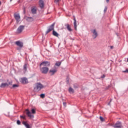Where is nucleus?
Returning a JSON list of instances; mask_svg holds the SVG:
<instances>
[{
	"instance_id": "f257e3e1",
	"label": "nucleus",
	"mask_w": 128,
	"mask_h": 128,
	"mask_svg": "<svg viewBox=\"0 0 128 128\" xmlns=\"http://www.w3.org/2000/svg\"><path fill=\"white\" fill-rule=\"evenodd\" d=\"M42 88H44V86L40 83H37L36 84V86L34 88V90L38 92H40Z\"/></svg>"
},
{
	"instance_id": "f03ea898",
	"label": "nucleus",
	"mask_w": 128,
	"mask_h": 128,
	"mask_svg": "<svg viewBox=\"0 0 128 128\" xmlns=\"http://www.w3.org/2000/svg\"><path fill=\"white\" fill-rule=\"evenodd\" d=\"M24 30V26L21 25L17 28L16 33L20 34L22 32V30Z\"/></svg>"
},
{
	"instance_id": "7ed1b4c3",
	"label": "nucleus",
	"mask_w": 128,
	"mask_h": 128,
	"mask_svg": "<svg viewBox=\"0 0 128 128\" xmlns=\"http://www.w3.org/2000/svg\"><path fill=\"white\" fill-rule=\"evenodd\" d=\"M54 23H53L52 25H50L48 30L46 31V34H48V32H52V30H54Z\"/></svg>"
},
{
	"instance_id": "20e7f679",
	"label": "nucleus",
	"mask_w": 128,
	"mask_h": 128,
	"mask_svg": "<svg viewBox=\"0 0 128 128\" xmlns=\"http://www.w3.org/2000/svg\"><path fill=\"white\" fill-rule=\"evenodd\" d=\"M14 18L16 20V22L17 24H18L20 22V14H14Z\"/></svg>"
},
{
	"instance_id": "39448f33",
	"label": "nucleus",
	"mask_w": 128,
	"mask_h": 128,
	"mask_svg": "<svg viewBox=\"0 0 128 128\" xmlns=\"http://www.w3.org/2000/svg\"><path fill=\"white\" fill-rule=\"evenodd\" d=\"M26 116H28L30 118H34V114H32V112H30V110H28V109H26Z\"/></svg>"
},
{
	"instance_id": "423d86ee",
	"label": "nucleus",
	"mask_w": 128,
	"mask_h": 128,
	"mask_svg": "<svg viewBox=\"0 0 128 128\" xmlns=\"http://www.w3.org/2000/svg\"><path fill=\"white\" fill-rule=\"evenodd\" d=\"M50 66V62L48 61L43 62L40 64V66Z\"/></svg>"
},
{
	"instance_id": "0eeeda50",
	"label": "nucleus",
	"mask_w": 128,
	"mask_h": 128,
	"mask_svg": "<svg viewBox=\"0 0 128 128\" xmlns=\"http://www.w3.org/2000/svg\"><path fill=\"white\" fill-rule=\"evenodd\" d=\"M42 74H48V67H43L40 69Z\"/></svg>"
},
{
	"instance_id": "6e6552de",
	"label": "nucleus",
	"mask_w": 128,
	"mask_h": 128,
	"mask_svg": "<svg viewBox=\"0 0 128 128\" xmlns=\"http://www.w3.org/2000/svg\"><path fill=\"white\" fill-rule=\"evenodd\" d=\"M114 128H122V122L120 121L117 122L114 126Z\"/></svg>"
},
{
	"instance_id": "1a4fd4ad",
	"label": "nucleus",
	"mask_w": 128,
	"mask_h": 128,
	"mask_svg": "<svg viewBox=\"0 0 128 128\" xmlns=\"http://www.w3.org/2000/svg\"><path fill=\"white\" fill-rule=\"evenodd\" d=\"M58 72V70L56 69H53V70H50L49 71L50 74V76H54L56 72Z\"/></svg>"
},
{
	"instance_id": "9d476101",
	"label": "nucleus",
	"mask_w": 128,
	"mask_h": 128,
	"mask_svg": "<svg viewBox=\"0 0 128 128\" xmlns=\"http://www.w3.org/2000/svg\"><path fill=\"white\" fill-rule=\"evenodd\" d=\"M39 6L41 8H43L44 6V0H40L39 1Z\"/></svg>"
},
{
	"instance_id": "9b49d317",
	"label": "nucleus",
	"mask_w": 128,
	"mask_h": 128,
	"mask_svg": "<svg viewBox=\"0 0 128 128\" xmlns=\"http://www.w3.org/2000/svg\"><path fill=\"white\" fill-rule=\"evenodd\" d=\"M92 32L93 34L92 36L94 38H96V36H98V32H96V30H94L92 31Z\"/></svg>"
},
{
	"instance_id": "f8f14e48",
	"label": "nucleus",
	"mask_w": 128,
	"mask_h": 128,
	"mask_svg": "<svg viewBox=\"0 0 128 128\" xmlns=\"http://www.w3.org/2000/svg\"><path fill=\"white\" fill-rule=\"evenodd\" d=\"M21 82L24 84H28V78H21Z\"/></svg>"
},
{
	"instance_id": "ddd939ff",
	"label": "nucleus",
	"mask_w": 128,
	"mask_h": 128,
	"mask_svg": "<svg viewBox=\"0 0 128 128\" xmlns=\"http://www.w3.org/2000/svg\"><path fill=\"white\" fill-rule=\"evenodd\" d=\"M16 46H20V48H22L24 46V44H22V42L20 41L16 42Z\"/></svg>"
},
{
	"instance_id": "4468645a",
	"label": "nucleus",
	"mask_w": 128,
	"mask_h": 128,
	"mask_svg": "<svg viewBox=\"0 0 128 128\" xmlns=\"http://www.w3.org/2000/svg\"><path fill=\"white\" fill-rule=\"evenodd\" d=\"M31 12L33 14H36V8H32L31 10Z\"/></svg>"
},
{
	"instance_id": "2eb2a0df",
	"label": "nucleus",
	"mask_w": 128,
	"mask_h": 128,
	"mask_svg": "<svg viewBox=\"0 0 128 128\" xmlns=\"http://www.w3.org/2000/svg\"><path fill=\"white\" fill-rule=\"evenodd\" d=\"M22 124L24 125L26 128H30V124H28V122H23Z\"/></svg>"
},
{
	"instance_id": "dca6fc26",
	"label": "nucleus",
	"mask_w": 128,
	"mask_h": 128,
	"mask_svg": "<svg viewBox=\"0 0 128 128\" xmlns=\"http://www.w3.org/2000/svg\"><path fill=\"white\" fill-rule=\"evenodd\" d=\"M66 28L68 30V32H72V30L70 28V24H67L66 25Z\"/></svg>"
},
{
	"instance_id": "f3484780",
	"label": "nucleus",
	"mask_w": 128,
	"mask_h": 128,
	"mask_svg": "<svg viewBox=\"0 0 128 128\" xmlns=\"http://www.w3.org/2000/svg\"><path fill=\"white\" fill-rule=\"evenodd\" d=\"M52 34L54 36H57V38L59 36L58 34L56 32L54 31V30H53Z\"/></svg>"
},
{
	"instance_id": "a211bd4d",
	"label": "nucleus",
	"mask_w": 128,
	"mask_h": 128,
	"mask_svg": "<svg viewBox=\"0 0 128 128\" xmlns=\"http://www.w3.org/2000/svg\"><path fill=\"white\" fill-rule=\"evenodd\" d=\"M68 92L70 94H74V90L72 88H69Z\"/></svg>"
},
{
	"instance_id": "6ab92c4d",
	"label": "nucleus",
	"mask_w": 128,
	"mask_h": 128,
	"mask_svg": "<svg viewBox=\"0 0 128 128\" xmlns=\"http://www.w3.org/2000/svg\"><path fill=\"white\" fill-rule=\"evenodd\" d=\"M74 30H76V18H74Z\"/></svg>"
},
{
	"instance_id": "aec40b11",
	"label": "nucleus",
	"mask_w": 128,
	"mask_h": 128,
	"mask_svg": "<svg viewBox=\"0 0 128 128\" xmlns=\"http://www.w3.org/2000/svg\"><path fill=\"white\" fill-rule=\"evenodd\" d=\"M6 86H8V84L7 83H2L0 86L1 88H4Z\"/></svg>"
},
{
	"instance_id": "412c9836",
	"label": "nucleus",
	"mask_w": 128,
	"mask_h": 128,
	"mask_svg": "<svg viewBox=\"0 0 128 128\" xmlns=\"http://www.w3.org/2000/svg\"><path fill=\"white\" fill-rule=\"evenodd\" d=\"M60 64H62V62H56L54 66H60Z\"/></svg>"
},
{
	"instance_id": "4be33fe9",
	"label": "nucleus",
	"mask_w": 128,
	"mask_h": 128,
	"mask_svg": "<svg viewBox=\"0 0 128 128\" xmlns=\"http://www.w3.org/2000/svg\"><path fill=\"white\" fill-rule=\"evenodd\" d=\"M28 22H32V20H34V18H28Z\"/></svg>"
},
{
	"instance_id": "5701e85b",
	"label": "nucleus",
	"mask_w": 128,
	"mask_h": 128,
	"mask_svg": "<svg viewBox=\"0 0 128 128\" xmlns=\"http://www.w3.org/2000/svg\"><path fill=\"white\" fill-rule=\"evenodd\" d=\"M40 98H44V96H46V94H40Z\"/></svg>"
},
{
	"instance_id": "b1692460",
	"label": "nucleus",
	"mask_w": 128,
	"mask_h": 128,
	"mask_svg": "<svg viewBox=\"0 0 128 128\" xmlns=\"http://www.w3.org/2000/svg\"><path fill=\"white\" fill-rule=\"evenodd\" d=\"M28 64H25L24 66V70L25 72H26V66H27Z\"/></svg>"
},
{
	"instance_id": "393cba45",
	"label": "nucleus",
	"mask_w": 128,
	"mask_h": 128,
	"mask_svg": "<svg viewBox=\"0 0 128 128\" xmlns=\"http://www.w3.org/2000/svg\"><path fill=\"white\" fill-rule=\"evenodd\" d=\"M31 112L32 114H36V110H34V109H32Z\"/></svg>"
},
{
	"instance_id": "a878e982",
	"label": "nucleus",
	"mask_w": 128,
	"mask_h": 128,
	"mask_svg": "<svg viewBox=\"0 0 128 128\" xmlns=\"http://www.w3.org/2000/svg\"><path fill=\"white\" fill-rule=\"evenodd\" d=\"M12 88H18V85L16 84H14V85L12 86Z\"/></svg>"
},
{
	"instance_id": "bb28decb",
	"label": "nucleus",
	"mask_w": 128,
	"mask_h": 128,
	"mask_svg": "<svg viewBox=\"0 0 128 128\" xmlns=\"http://www.w3.org/2000/svg\"><path fill=\"white\" fill-rule=\"evenodd\" d=\"M100 120H102V122H104V119L102 116H100Z\"/></svg>"
},
{
	"instance_id": "cd10ccee",
	"label": "nucleus",
	"mask_w": 128,
	"mask_h": 128,
	"mask_svg": "<svg viewBox=\"0 0 128 128\" xmlns=\"http://www.w3.org/2000/svg\"><path fill=\"white\" fill-rule=\"evenodd\" d=\"M122 72L128 74V69H126V70L122 71Z\"/></svg>"
},
{
	"instance_id": "c85d7f7f",
	"label": "nucleus",
	"mask_w": 128,
	"mask_h": 128,
	"mask_svg": "<svg viewBox=\"0 0 128 128\" xmlns=\"http://www.w3.org/2000/svg\"><path fill=\"white\" fill-rule=\"evenodd\" d=\"M16 124H20V120H18L17 122H16Z\"/></svg>"
},
{
	"instance_id": "c756f323",
	"label": "nucleus",
	"mask_w": 128,
	"mask_h": 128,
	"mask_svg": "<svg viewBox=\"0 0 128 128\" xmlns=\"http://www.w3.org/2000/svg\"><path fill=\"white\" fill-rule=\"evenodd\" d=\"M106 10H108V7H105V8L104 9V12H106Z\"/></svg>"
},
{
	"instance_id": "7c9ffc66",
	"label": "nucleus",
	"mask_w": 128,
	"mask_h": 128,
	"mask_svg": "<svg viewBox=\"0 0 128 128\" xmlns=\"http://www.w3.org/2000/svg\"><path fill=\"white\" fill-rule=\"evenodd\" d=\"M63 104H64V106H66V102H63Z\"/></svg>"
},
{
	"instance_id": "2f4dec72",
	"label": "nucleus",
	"mask_w": 128,
	"mask_h": 128,
	"mask_svg": "<svg viewBox=\"0 0 128 128\" xmlns=\"http://www.w3.org/2000/svg\"><path fill=\"white\" fill-rule=\"evenodd\" d=\"M66 80H67V84H68L70 82H68V78L67 77L66 78Z\"/></svg>"
},
{
	"instance_id": "473e14b6",
	"label": "nucleus",
	"mask_w": 128,
	"mask_h": 128,
	"mask_svg": "<svg viewBox=\"0 0 128 128\" xmlns=\"http://www.w3.org/2000/svg\"><path fill=\"white\" fill-rule=\"evenodd\" d=\"M60 0H55L56 2H58Z\"/></svg>"
},
{
	"instance_id": "72a5a7b5",
	"label": "nucleus",
	"mask_w": 128,
	"mask_h": 128,
	"mask_svg": "<svg viewBox=\"0 0 128 128\" xmlns=\"http://www.w3.org/2000/svg\"><path fill=\"white\" fill-rule=\"evenodd\" d=\"M20 116V118H24V116Z\"/></svg>"
},
{
	"instance_id": "f704fd0d",
	"label": "nucleus",
	"mask_w": 128,
	"mask_h": 128,
	"mask_svg": "<svg viewBox=\"0 0 128 128\" xmlns=\"http://www.w3.org/2000/svg\"><path fill=\"white\" fill-rule=\"evenodd\" d=\"M106 2H110V0H106Z\"/></svg>"
},
{
	"instance_id": "c9c22d12",
	"label": "nucleus",
	"mask_w": 128,
	"mask_h": 128,
	"mask_svg": "<svg viewBox=\"0 0 128 128\" xmlns=\"http://www.w3.org/2000/svg\"><path fill=\"white\" fill-rule=\"evenodd\" d=\"M104 75H103V76L102 77V78H104Z\"/></svg>"
},
{
	"instance_id": "e433bc0d",
	"label": "nucleus",
	"mask_w": 128,
	"mask_h": 128,
	"mask_svg": "<svg viewBox=\"0 0 128 128\" xmlns=\"http://www.w3.org/2000/svg\"><path fill=\"white\" fill-rule=\"evenodd\" d=\"M114 46H111V48H113Z\"/></svg>"
},
{
	"instance_id": "4c0bfd02",
	"label": "nucleus",
	"mask_w": 128,
	"mask_h": 128,
	"mask_svg": "<svg viewBox=\"0 0 128 128\" xmlns=\"http://www.w3.org/2000/svg\"><path fill=\"white\" fill-rule=\"evenodd\" d=\"M0 4H2V2H0Z\"/></svg>"
},
{
	"instance_id": "58836bf2",
	"label": "nucleus",
	"mask_w": 128,
	"mask_h": 128,
	"mask_svg": "<svg viewBox=\"0 0 128 128\" xmlns=\"http://www.w3.org/2000/svg\"><path fill=\"white\" fill-rule=\"evenodd\" d=\"M12 0H10V2H12Z\"/></svg>"
}]
</instances>
